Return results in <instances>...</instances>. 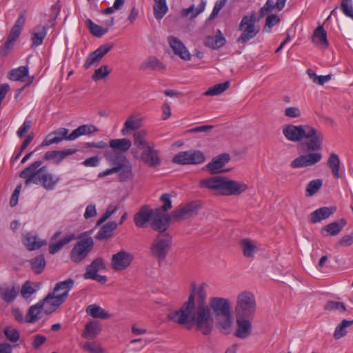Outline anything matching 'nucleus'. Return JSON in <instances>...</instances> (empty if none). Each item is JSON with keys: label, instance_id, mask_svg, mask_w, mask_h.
Returning a JSON list of instances; mask_svg holds the SVG:
<instances>
[{"label": "nucleus", "instance_id": "nucleus-1", "mask_svg": "<svg viewBox=\"0 0 353 353\" xmlns=\"http://www.w3.org/2000/svg\"><path fill=\"white\" fill-rule=\"evenodd\" d=\"M208 285L192 283L188 300L181 307L168 314L170 321L194 330L203 335H209L214 327V320L207 302Z\"/></svg>", "mask_w": 353, "mask_h": 353}, {"label": "nucleus", "instance_id": "nucleus-2", "mask_svg": "<svg viewBox=\"0 0 353 353\" xmlns=\"http://www.w3.org/2000/svg\"><path fill=\"white\" fill-rule=\"evenodd\" d=\"M257 310L254 294L250 290H243L236 296L234 305L235 322L236 324L234 336L245 339L252 331V320Z\"/></svg>", "mask_w": 353, "mask_h": 353}, {"label": "nucleus", "instance_id": "nucleus-3", "mask_svg": "<svg viewBox=\"0 0 353 353\" xmlns=\"http://www.w3.org/2000/svg\"><path fill=\"white\" fill-rule=\"evenodd\" d=\"M199 187L207 189L216 196H239L248 188L245 183L223 176H213L203 179L199 181Z\"/></svg>", "mask_w": 353, "mask_h": 353}, {"label": "nucleus", "instance_id": "nucleus-4", "mask_svg": "<svg viewBox=\"0 0 353 353\" xmlns=\"http://www.w3.org/2000/svg\"><path fill=\"white\" fill-rule=\"evenodd\" d=\"M208 305L211 314H214L216 327L221 334H234V319L232 310V304L229 299L221 296H212L209 299Z\"/></svg>", "mask_w": 353, "mask_h": 353}, {"label": "nucleus", "instance_id": "nucleus-5", "mask_svg": "<svg viewBox=\"0 0 353 353\" xmlns=\"http://www.w3.org/2000/svg\"><path fill=\"white\" fill-rule=\"evenodd\" d=\"M74 283V281L72 279L57 283L53 291L41 300L46 314H51L65 301Z\"/></svg>", "mask_w": 353, "mask_h": 353}, {"label": "nucleus", "instance_id": "nucleus-6", "mask_svg": "<svg viewBox=\"0 0 353 353\" xmlns=\"http://www.w3.org/2000/svg\"><path fill=\"white\" fill-rule=\"evenodd\" d=\"M105 159L118 169L119 177L121 181H125L133 177L132 165L125 156L113 154L111 151L103 152Z\"/></svg>", "mask_w": 353, "mask_h": 353}, {"label": "nucleus", "instance_id": "nucleus-7", "mask_svg": "<svg viewBox=\"0 0 353 353\" xmlns=\"http://www.w3.org/2000/svg\"><path fill=\"white\" fill-rule=\"evenodd\" d=\"M239 29L241 32L237 39L239 43H244L254 38L260 31V27L256 24L255 13L252 12L244 16L240 22Z\"/></svg>", "mask_w": 353, "mask_h": 353}, {"label": "nucleus", "instance_id": "nucleus-8", "mask_svg": "<svg viewBox=\"0 0 353 353\" xmlns=\"http://www.w3.org/2000/svg\"><path fill=\"white\" fill-rule=\"evenodd\" d=\"M172 245V237L168 234H159L153 240L150 245V252L158 261L166 258Z\"/></svg>", "mask_w": 353, "mask_h": 353}, {"label": "nucleus", "instance_id": "nucleus-9", "mask_svg": "<svg viewBox=\"0 0 353 353\" xmlns=\"http://www.w3.org/2000/svg\"><path fill=\"white\" fill-rule=\"evenodd\" d=\"M324 136L323 132L311 125L305 124L303 140L309 151H318L323 147Z\"/></svg>", "mask_w": 353, "mask_h": 353}, {"label": "nucleus", "instance_id": "nucleus-10", "mask_svg": "<svg viewBox=\"0 0 353 353\" xmlns=\"http://www.w3.org/2000/svg\"><path fill=\"white\" fill-rule=\"evenodd\" d=\"M41 164L42 162L41 161H36L20 172L19 176L25 179V185L26 186H28L32 183H39L41 174L43 171H46L47 170L46 166L40 168Z\"/></svg>", "mask_w": 353, "mask_h": 353}, {"label": "nucleus", "instance_id": "nucleus-11", "mask_svg": "<svg viewBox=\"0 0 353 353\" xmlns=\"http://www.w3.org/2000/svg\"><path fill=\"white\" fill-rule=\"evenodd\" d=\"M94 245L93 239L88 237L77 243L70 252V259L74 263L84 260L92 250Z\"/></svg>", "mask_w": 353, "mask_h": 353}, {"label": "nucleus", "instance_id": "nucleus-12", "mask_svg": "<svg viewBox=\"0 0 353 353\" xmlns=\"http://www.w3.org/2000/svg\"><path fill=\"white\" fill-rule=\"evenodd\" d=\"M201 208V203L199 201H192L179 205L172 212V219L180 221L188 219L198 214Z\"/></svg>", "mask_w": 353, "mask_h": 353}, {"label": "nucleus", "instance_id": "nucleus-13", "mask_svg": "<svg viewBox=\"0 0 353 353\" xmlns=\"http://www.w3.org/2000/svg\"><path fill=\"white\" fill-rule=\"evenodd\" d=\"M205 160V155L199 150H188L177 153L173 162L180 165L201 164Z\"/></svg>", "mask_w": 353, "mask_h": 353}, {"label": "nucleus", "instance_id": "nucleus-14", "mask_svg": "<svg viewBox=\"0 0 353 353\" xmlns=\"http://www.w3.org/2000/svg\"><path fill=\"white\" fill-rule=\"evenodd\" d=\"M133 259L132 253L122 250L112 256L110 265L116 272L123 271L130 266Z\"/></svg>", "mask_w": 353, "mask_h": 353}, {"label": "nucleus", "instance_id": "nucleus-15", "mask_svg": "<svg viewBox=\"0 0 353 353\" xmlns=\"http://www.w3.org/2000/svg\"><path fill=\"white\" fill-rule=\"evenodd\" d=\"M132 153L134 158H139L150 167L154 168L159 166L161 163L159 151L157 150L153 145L146 147L143 150L140 157L138 156L137 151L132 150Z\"/></svg>", "mask_w": 353, "mask_h": 353}, {"label": "nucleus", "instance_id": "nucleus-16", "mask_svg": "<svg viewBox=\"0 0 353 353\" xmlns=\"http://www.w3.org/2000/svg\"><path fill=\"white\" fill-rule=\"evenodd\" d=\"M323 156L320 152H310L302 154L295 158L290 163V167L293 169L312 166L321 161Z\"/></svg>", "mask_w": 353, "mask_h": 353}, {"label": "nucleus", "instance_id": "nucleus-17", "mask_svg": "<svg viewBox=\"0 0 353 353\" xmlns=\"http://www.w3.org/2000/svg\"><path fill=\"white\" fill-rule=\"evenodd\" d=\"M171 219H172V214L168 215L163 213L161 209H157L154 211L151 226L155 230L164 232L168 228Z\"/></svg>", "mask_w": 353, "mask_h": 353}, {"label": "nucleus", "instance_id": "nucleus-18", "mask_svg": "<svg viewBox=\"0 0 353 353\" xmlns=\"http://www.w3.org/2000/svg\"><path fill=\"white\" fill-rule=\"evenodd\" d=\"M143 125V117L139 113H133L128 117L121 129L123 136L130 134L133 131L141 128Z\"/></svg>", "mask_w": 353, "mask_h": 353}, {"label": "nucleus", "instance_id": "nucleus-19", "mask_svg": "<svg viewBox=\"0 0 353 353\" xmlns=\"http://www.w3.org/2000/svg\"><path fill=\"white\" fill-rule=\"evenodd\" d=\"M304 130L305 125H294L288 124L283 127L282 132L284 137L288 141L300 142L303 140Z\"/></svg>", "mask_w": 353, "mask_h": 353}, {"label": "nucleus", "instance_id": "nucleus-20", "mask_svg": "<svg viewBox=\"0 0 353 353\" xmlns=\"http://www.w3.org/2000/svg\"><path fill=\"white\" fill-rule=\"evenodd\" d=\"M112 45L107 43L101 46L95 51L89 54L87 57L83 66L85 69L89 68L90 66L98 63L102 58L112 49Z\"/></svg>", "mask_w": 353, "mask_h": 353}, {"label": "nucleus", "instance_id": "nucleus-21", "mask_svg": "<svg viewBox=\"0 0 353 353\" xmlns=\"http://www.w3.org/2000/svg\"><path fill=\"white\" fill-rule=\"evenodd\" d=\"M230 160L228 153H222L214 157L206 165L205 169L210 174H214L221 172V169L224 167Z\"/></svg>", "mask_w": 353, "mask_h": 353}, {"label": "nucleus", "instance_id": "nucleus-22", "mask_svg": "<svg viewBox=\"0 0 353 353\" xmlns=\"http://www.w3.org/2000/svg\"><path fill=\"white\" fill-rule=\"evenodd\" d=\"M69 130L64 128H59L58 130L50 133L46 138L43 141L41 144V147L50 145L54 143H59L63 139L70 140Z\"/></svg>", "mask_w": 353, "mask_h": 353}, {"label": "nucleus", "instance_id": "nucleus-23", "mask_svg": "<svg viewBox=\"0 0 353 353\" xmlns=\"http://www.w3.org/2000/svg\"><path fill=\"white\" fill-rule=\"evenodd\" d=\"M22 241L28 250H35L47 244L46 240L41 239L35 233L28 232L22 237Z\"/></svg>", "mask_w": 353, "mask_h": 353}, {"label": "nucleus", "instance_id": "nucleus-24", "mask_svg": "<svg viewBox=\"0 0 353 353\" xmlns=\"http://www.w3.org/2000/svg\"><path fill=\"white\" fill-rule=\"evenodd\" d=\"M168 41L170 48L176 55L179 56L183 60L188 61L190 59V54L179 39L173 36H170L168 38Z\"/></svg>", "mask_w": 353, "mask_h": 353}, {"label": "nucleus", "instance_id": "nucleus-25", "mask_svg": "<svg viewBox=\"0 0 353 353\" xmlns=\"http://www.w3.org/2000/svg\"><path fill=\"white\" fill-rule=\"evenodd\" d=\"M110 147L112 149L113 154L121 155L126 152L132 146V142L128 139H114L109 142Z\"/></svg>", "mask_w": 353, "mask_h": 353}, {"label": "nucleus", "instance_id": "nucleus-26", "mask_svg": "<svg viewBox=\"0 0 353 353\" xmlns=\"http://www.w3.org/2000/svg\"><path fill=\"white\" fill-rule=\"evenodd\" d=\"M154 211L148 206H143L139 211L135 214L134 221L137 226L144 227L145 224L152 221Z\"/></svg>", "mask_w": 353, "mask_h": 353}, {"label": "nucleus", "instance_id": "nucleus-27", "mask_svg": "<svg viewBox=\"0 0 353 353\" xmlns=\"http://www.w3.org/2000/svg\"><path fill=\"white\" fill-rule=\"evenodd\" d=\"M336 211L335 207L320 208L310 214V221L316 223L331 216Z\"/></svg>", "mask_w": 353, "mask_h": 353}, {"label": "nucleus", "instance_id": "nucleus-28", "mask_svg": "<svg viewBox=\"0 0 353 353\" xmlns=\"http://www.w3.org/2000/svg\"><path fill=\"white\" fill-rule=\"evenodd\" d=\"M312 42L322 48H327L329 43L327 39V33L323 26H318L314 31Z\"/></svg>", "mask_w": 353, "mask_h": 353}, {"label": "nucleus", "instance_id": "nucleus-29", "mask_svg": "<svg viewBox=\"0 0 353 353\" xmlns=\"http://www.w3.org/2000/svg\"><path fill=\"white\" fill-rule=\"evenodd\" d=\"M105 266L102 258H97L86 268L85 272L83 274L85 279H90L93 277L98 272L105 270Z\"/></svg>", "mask_w": 353, "mask_h": 353}, {"label": "nucleus", "instance_id": "nucleus-30", "mask_svg": "<svg viewBox=\"0 0 353 353\" xmlns=\"http://www.w3.org/2000/svg\"><path fill=\"white\" fill-rule=\"evenodd\" d=\"M74 149H66L61 151H48L44 154L46 160H54V163L59 164L67 156L72 155L76 152Z\"/></svg>", "mask_w": 353, "mask_h": 353}, {"label": "nucleus", "instance_id": "nucleus-31", "mask_svg": "<svg viewBox=\"0 0 353 353\" xmlns=\"http://www.w3.org/2000/svg\"><path fill=\"white\" fill-rule=\"evenodd\" d=\"M204 43L205 46L213 50L219 49L223 46L225 43V39L219 30H217V34L212 36H208L205 37Z\"/></svg>", "mask_w": 353, "mask_h": 353}, {"label": "nucleus", "instance_id": "nucleus-32", "mask_svg": "<svg viewBox=\"0 0 353 353\" xmlns=\"http://www.w3.org/2000/svg\"><path fill=\"white\" fill-rule=\"evenodd\" d=\"M59 181L58 177L54 176L46 170L41 174L39 184H41L47 190H52L55 188Z\"/></svg>", "mask_w": 353, "mask_h": 353}, {"label": "nucleus", "instance_id": "nucleus-33", "mask_svg": "<svg viewBox=\"0 0 353 353\" xmlns=\"http://www.w3.org/2000/svg\"><path fill=\"white\" fill-rule=\"evenodd\" d=\"M101 327L99 323L96 321H90L86 323L85 329L82 333V336L85 339H94L101 332Z\"/></svg>", "mask_w": 353, "mask_h": 353}, {"label": "nucleus", "instance_id": "nucleus-34", "mask_svg": "<svg viewBox=\"0 0 353 353\" xmlns=\"http://www.w3.org/2000/svg\"><path fill=\"white\" fill-rule=\"evenodd\" d=\"M42 310L44 312V307L40 301L29 308L26 316V321L30 323L37 321L41 318Z\"/></svg>", "mask_w": 353, "mask_h": 353}, {"label": "nucleus", "instance_id": "nucleus-35", "mask_svg": "<svg viewBox=\"0 0 353 353\" xmlns=\"http://www.w3.org/2000/svg\"><path fill=\"white\" fill-rule=\"evenodd\" d=\"M243 256L247 258H252L258 251L257 245L250 239H244L240 242Z\"/></svg>", "mask_w": 353, "mask_h": 353}, {"label": "nucleus", "instance_id": "nucleus-36", "mask_svg": "<svg viewBox=\"0 0 353 353\" xmlns=\"http://www.w3.org/2000/svg\"><path fill=\"white\" fill-rule=\"evenodd\" d=\"M340 164L341 161L339 156L335 153H331L327 159V165L330 169L333 176L336 179L341 177Z\"/></svg>", "mask_w": 353, "mask_h": 353}, {"label": "nucleus", "instance_id": "nucleus-37", "mask_svg": "<svg viewBox=\"0 0 353 353\" xmlns=\"http://www.w3.org/2000/svg\"><path fill=\"white\" fill-rule=\"evenodd\" d=\"M98 131L97 128L92 125H82L75 129L69 134L70 140H74L81 135L90 134Z\"/></svg>", "mask_w": 353, "mask_h": 353}, {"label": "nucleus", "instance_id": "nucleus-38", "mask_svg": "<svg viewBox=\"0 0 353 353\" xmlns=\"http://www.w3.org/2000/svg\"><path fill=\"white\" fill-rule=\"evenodd\" d=\"M20 290L19 285H12L2 289L1 292V298L7 303L12 302Z\"/></svg>", "mask_w": 353, "mask_h": 353}, {"label": "nucleus", "instance_id": "nucleus-39", "mask_svg": "<svg viewBox=\"0 0 353 353\" xmlns=\"http://www.w3.org/2000/svg\"><path fill=\"white\" fill-rule=\"evenodd\" d=\"M47 34V28L46 26H39L34 29L32 33L31 40L32 44L35 46H40Z\"/></svg>", "mask_w": 353, "mask_h": 353}, {"label": "nucleus", "instance_id": "nucleus-40", "mask_svg": "<svg viewBox=\"0 0 353 353\" xmlns=\"http://www.w3.org/2000/svg\"><path fill=\"white\" fill-rule=\"evenodd\" d=\"M117 228V223L115 221H110L104 225L97 234V239L104 240L112 236V232Z\"/></svg>", "mask_w": 353, "mask_h": 353}, {"label": "nucleus", "instance_id": "nucleus-41", "mask_svg": "<svg viewBox=\"0 0 353 353\" xmlns=\"http://www.w3.org/2000/svg\"><path fill=\"white\" fill-rule=\"evenodd\" d=\"M346 223V221L341 219L339 221H334L328 224L323 228V230L326 231L331 236H336L343 230Z\"/></svg>", "mask_w": 353, "mask_h": 353}, {"label": "nucleus", "instance_id": "nucleus-42", "mask_svg": "<svg viewBox=\"0 0 353 353\" xmlns=\"http://www.w3.org/2000/svg\"><path fill=\"white\" fill-rule=\"evenodd\" d=\"M86 312L94 318L105 319L110 317V314L104 309L95 304L89 305Z\"/></svg>", "mask_w": 353, "mask_h": 353}, {"label": "nucleus", "instance_id": "nucleus-43", "mask_svg": "<svg viewBox=\"0 0 353 353\" xmlns=\"http://www.w3.org/2000/svg\"><path fill=\"white\" fill-rule=\"evenodd\" d=\"M39 288V283L26 281L19 291L21 292V294L23 298L28 299L32 294L35 293Z\"/></svg>", "mask_w": 353, "mask_h": 353}, {"label": "nucleus", "instance_id": "nucleus-44", "mask_svg": "<svg viewBox=\"0 0 353 353\" xmlns=\"http://www.w3.org/2000/svg\"><path fill=\"white\" fill-rule=\"evenodd\" d=\"M324 310L330 312L343 314L347 310V308L345 303L343 302L330 301L325 305Z\"/></svg>", "mask_w": 353, "mask_h": 353}, {"label": "nucleus", "instance_id": "nucleus-45", "mask_svg": "<svg viewBox=\"0 0 353 353\" xmlns=\"http://www.w3.org/2000/svg\"><path fill=\"white\" fill-rule=\"evenodd\" d=\"M154 16L157 19H162L168 12L165 0H154Z\"/></svg>", "mask_w": 353, "mask_h": 353}, {"label": "nucleus", "instance_id": "nucleus-46", "mask_svg": "<svg viewBox=\"0 0 353 353\" xmlns=\"http://www.w3.org/2000/svg\"><path fill=\"white\" fill-rule=\"evenodd\" d=\"M145 136L146 132L144 130L138 131L133 134L134 145L141 150H144L146 147L150 146L145 139Z\"/></svg>", "mask_w": 353, "mask_h": 353}, {"label": "nucleus", "instance_id": "nucleus-47", "mask_svg": "<svg viewBox=\"0 0 353 353\" xmlns=\"http://www.w3.org/2000/svg\"><path fill=\"white\" fill-rule=\"evenodd\" d=\"M28 75V69L26 66H21L12 70L9 73V79L12 81H24V78Z\"/></svg>", "mask_w": 353, "mask_h": 353}, {"label": "nucleus", "instance_id": "nucleus-48", "mask_svg": "<svg viewBox=\"0 0 353 353\" xmlns=\"http://www.w3.org/2000/svg\"><path fill=\"white\" fill-rule=\"evenodd\" d=\"M353 324V320L347 321L343 320L339 325L336 326L334 332V338L335 339H339L347 334V328Z\"/></svg>", "mask_w": 353, "mask_h": 353}, {"label": "nucleus", "instance_id": "nucleus-49", "mask_svg": "<svg viewBox=\"0 0 353 353\" xmlns=\"http://www.w3.org/2000/svg\"><path fill=\"white\" fill-rule=\"evenodd\" d=\"M323 181L320 179H316L310 181L305 188V195L307 196H312L314 195L322 187Z\"/></svg>", "mask_w": 353, "mask_h": 353}, {"label": "nucleus", "instance_id": "nucleus-50", "mask_svg": "<svg viewBox=\"0 0 353 353\" xmlns=\"http://www.w3.org/2000/svg\"><path fill=\"white\" fill-rule=\"evenodd\" d=\"M229 81L216 84L210 88L205 92H204L203 94L205 96H215L220 94L229 88Z\"/></svg>", "mask_w": 353, "mask_h": 353}, {"label": "nucleus", "instance_id": "nucleus-51", "mask_svg": "<svg viewBox=\"0 0 353 353\" xmlns=\"http://www.w3.org/2000/svg\"><path fill=\"white\" fill-rule=\"evenodd\" d=\"M32 270L40 274L46 266V261L43 255H39L30 261Z\"/></svg>", "mask_w": 353, "mask_h": 353}, {"label": "nucleus", "instance_id": "nucleus-52", "mask_svg": "<svg viewBox=\"0 0 353 353\" xmlns=\"http://www.w3.org/2000/svg\"><path fill=\"white\" fill-rule=\"evenodd\" d=\"M141 68L143 70H163L164 65L163 63L155 57L148 58L141 65Z\"/></svg>", "mask_w": 353, "mask_h": 353}, {"label": "nucleus", "instance_id": "nucleus-53", "mask_svg": "<svg viewBox=\"0 0 353 353\" xmlns=\"http://www.w3.org/2000/svg\"><path fill=\"white\" fill-rule=\"evenodd\" d=\"M73 239H74V235L71 234L70 236L64 237L62 240L59 241L57 243H51L49 245V252L52 254H55L59 250H61L64 245L68 243Z\"/></svg>", "mask_w": 353, "mask_h": 353}, {"label": "nucleus", "instance_id": "nucleus-54", "mask_svg": "<svg viewBox=\"0 0 353 353\" xmlns=\"http://www.w3.org/2000/svg\"><path fill=\"white\" fill-rule=\"evenodd\" d=\"M86 24L88 25L91 33L97 37L103 36L108 31V28H102L93 23L90 19H88L86 21Z\"/></svg>", "mask_w": 353, "mask_h": 353}, {"label": "nucleus", "instance_id": "nucleus-55", "mask_svg": "<svg viewBox=\"0 0 353 353\" xmlns=\"http://www.w3.org/2000/svg\"><path fill=\"white\" fill-rule=\"evenodd\" d=\"M205 6V3L203 1H201L196 9H194V5L190 6L187 9H184L182 11V15L183 17H187L190 13H192L191 19L195 18L204 10Z\"/></svg>", "mask_w": 353, "mask_h": 353}, {"label": "nucleus", "instance_id": "nucleus-56", "mask_svg": "<svg viewBox=\"0 0 353 353\" xmlns=\"http://www.w3.org/2000/svg\"><path fill=\"white\" fill-rule=\"evenodd\" d=\"M110 73V70L108 65H102L98 69L95 70L92 76V79L94 81L105 79Z\"/></svg>", "mask_w": 353, "mask_h": 353}, {"label": "nucleus", "instance_id": "nucleus-57", "mask_svg": "<svg viewBox=\"0 0 353 353\" xmlns=\"http://www.w3.org/2000/svg\"><path fill=\"white\" fill-rule=\"evenodd\" d=\"M3 333L7 339L10 342H17L19 339V333L18 330L12 326L6 327Z\"/></svg>", "mask_w": 353, "mask_h": 353}, {"label": "nucleus", "instance_id": "nucleus-58", "mask_svg": "<svg viewBox=\"0 0 353 353\" xmlns=\"http://www.w3.org/2000/svg\"><path fill=\"white\" fill-rule=\"evenodd\" d=\"M82 347L88 351L90 353H104L103 348L101 346L100 344L94 342H85Z\"/></svg>", "mask_w": 353, "mask_h": 353}, {"label": "nucleus", "instance_id": "nucleus-59", "mask_svg": "<svg viewBox=\"0 0 353 353\" xmlns=\"http://www.w3.org/2000/svg\"><path fill=\"white\" fill-rule=\"evenodd\" d=\"M21 30H19L18 28H14L12 27L11 29V31L8 37V39L5 43V48L6 49H9L10 46L13 45L14 41L17 40L18 37L19 36L21 33Z\"/></svg>", "mask_w": 353, "mask_h": 353}, {"label": "nucleus", "instance_id": "nucleus-60", "mask_svg": "<svg viewBox=\"0 0 353 353\" xmlns=\"http://www.w3.org/2000/svg\"><path fill=\"white\" fill-rule=\"evenodd\" d=\"M352 0H342L341 8L343 13L353 19V8L351 4Z\"/></svg>", "mask_w": 353, "mask_h": 353}, {"label": "nucleus", "instance_id": "nucleus-61", "mask_svg": "<svg viewBox=\"0 0 353 353\" xmlns=\"http://www.w3.org/2000/svg\"><path fill=\"white\" fill-rule=\"evenodd\" d=\"M280 21L279 17L276 14L269 15L266 18L264 30L266 31H270L272 28Z\"/></svg>", "mask_w": 353, "mask_h": 353}, {"label": "nucleus", "instance_id": "nucleus-62", "mask_svg": "<svg viewBox=\"0 0 353 353\" xmlns=\"http://www.w3.org/2000/svg\"><path fill=\"white\" fill-rule=\"evenodd\" d=\"M117 210V207L114 205H109L106 209L105 212L97 221V225H99L109 219Z\"/></svg>", "mask_w": 353, "mask_h": 353}, {"label": "nucleus", "instance_id": "nucleus-63", "mask_svg": "<svg viewBox=\"0 0 353 353\" xmlns=\"http://www.w3.org/2000/svg\"><path fill=\"white\" fill-rule=\"evenodd\" d=\"M284 114L289 118H298L301 116V112L298 107H288L285 109Z\"/></svg>", "mask_w": 353, "mask_h": 353}, {"label": "nucleus", "instance_id": "nucleus-64", "mask_svg": "<svg viewBox=\"0 0 353 353\" xmlns=\"http://www.w3.org/2000/svg\"><path fill=\"white\" fill-rule=\"evenodd\" d=\"M59 11L60 8L58 5L54 4L51 6L50 14H48L49 19L48 21L50 23L52 24V26H54V21L59 14Z\"/></svg>", "mask_w": 353, "mask_h": 353}]
</instances>
